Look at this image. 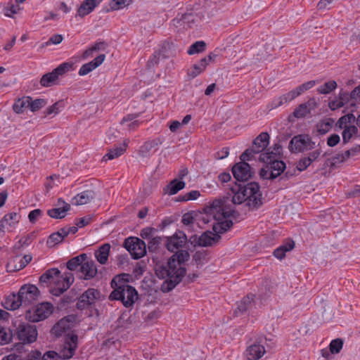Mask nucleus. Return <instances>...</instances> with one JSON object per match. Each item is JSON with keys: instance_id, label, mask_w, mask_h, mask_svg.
Returning a JSON list of instances; mask_svg holds the SVG:
<instances>
[{"instance_id": "nucleus-39", "label": "nucleus", "mask_w": 360, "mask_h": 360, "mask_svg": "<svg viewBox=\"0 0 360 360\" xmlns=\"http://www.w3.org/2000/svg\"><path fill=\"white\" fill-rule=\"evenodd\" d=\"M65 238L62 233V229H60L57 232L53 233L49 236L46 244L49 247H53L62 243Z\"/></svg>"}, {"instance_id": "nucleus-29", "label": "nucleus", "mask_w": 360, "mask_h": 360, "mask_svg": "<svg viewBox=\"0 0 360 360\" xmlns=\"http://www.w3.org/2000/svg\"><path fill=\"white\" fill-rule=\"evenodd\" d=\"M95 198V193L92 190H87L77 194L75 197L76 205H83L90 202Z\"/></svg>"}, {"instance_id": "nucleus-61", "label": "nucleus", "mask_w": 360, "mask_h": 360, "mask_svg": "<svg viewBox=\"0 0 360 360\" xmlns=\"http://www.w3.org/2000/svg\"><path fill=\"white\" fill-rule=\"evenodd\" d=\"M73 281L74 277L71 273L66 274L65 277L62 276V278H60V284L63 285L67 290L70 287Z\"/></svg>"}, {"instance_id": "nucleus-32", "label": "nucleus", "mask_w": 360, "mask_h": 360, "mask_svg": "<svg viewBox=\"0 0 360 360\" xmlns=\"http://www.w3.org/2000/svg\"><path fill=\"white\" fill-rule=\"evenodd\" d=\"M158 142L155 140L146 142L139 150V155L143 157L154 155Z\"/></svg>"}, {"instance_id": "nucleus-46", "label": "nucleus", "mask_w": 360, "mask_h": 360, "mask_svg": "<svg viewBox=\"0 0 360 360\" xmlns=\"http://www.w3.org/2000/svg\"><path fill=\"white\" fill-rule=\"evenodd\" d=\"M200 214L198 212L195 211H191L185 213L182 216L181 222L184 225H190L193 223V221L196 219H200Z\"/></svg>"}, {"instance_id": "nucleus-45", "label": "nucleus", "mask_w": 360, "mask_h": 360, "mask_svg": "<svg viewBox=\"0 0 360 360\" xmlns=\"http://www.w3.org/2000/svg\"><path fill=\"white\" fill-rule=\"evenodd\" d=\"M357 127L354 125L348 126L347 127L344 128L342 133L343 143H348L353 137V136L357 133Z\"/></svg>"}, {"instance_id": "nucleus-52", "label": "nucleus", "mask_w": 360, "mask_h": 360, "mask_svg": "<svg viewBox=\"0 0 360 360\" xmlns=\"http://www.w3.org/2000/svg\"><path fill=\"white\" fill-rule=\"evenodd\" d=\"M343 346V340L341 338H336L332 340L329 345L331 354H338L340 352Z\"/></svg>"}, {"instance_id": "nucleus-59", "label": "nucleus", "mask_w": 360, "mask_h": 360, "mask_svg": "<svg viewBox=\"0 0 360 360\" xmlns=\"http://www.w3.org/2000/svg\"><path fill=\"white\" fill-rule=\"evenodd\" d=\"M61 107H62V103L60 102H56L54 104H53L51 106L49 107L44 111V114H45V115H50L52 114L56 115L60 112Z\"/></svg>"}, {"instance_id": "nucleus-44", "label": "nucleus", "mask_w": 360, "mask_h": 360, "mask_svg": "<svg viewBox=\"0 0 360 360\" xmlns=\"http://www.w3.org/2000/svg\"><path fill=\"white\" fill-rule=\"evenodd\" d=\"M72 66L73 63L70 62L61 63L53 70V74H55L57 78H58L60 76H63L65 73L71 71L72 70Z\"/></svg>"}, {"instance_id": "nucleus-10", "label": "nucleus", "mask_w": 360, "mask_h": 360, "mask_svg": "<svg viewBox=\"0 0 360 360\" xmlns=\"http://www.w3.org/2000/svg\"><path fill=\"white\" fill-rule=\"evenodd\" d=\"M77 347L78 335L74 333H68L58 349V356L63 359L72 358L75 355Z\"/></svg>"}, {"instance_id": "nucleus-30", "label": "nucleus", "mask_w": 360, "mask_h": 360, "mask_svg": "<svg viewBox=\"0 0 360 360\" xmlns=\"http://www.w3.org/2000/svg\"><path fill=\"white\" fill-rule=\"evenodd\" d=\"M71 208L70 204H65L62 207L50 209L47 211L48 215L53 219H63L66 216V212Z\"/></svg>"}, {"instance_id": "nucleus-57", "label": "nucleus", "mask_w": 360, "mask_h": 360, "mask_svg": "<svg viewBox=\"0 0 360 360\" xmlns=\"http://www.w3.org/2000/svg\"><path fill=\"white\" fill-rule=\"evenodd\" d=\"M157 229L153 227H146L140 232V236L144 240H150L155 236Z\"/></svg>"}, {"instance_id": "nucleus-11", "label": "nucleus", "mask_w": 360, "mask_h": 360, "mask_svg": "<svg viewBox=\"0 0 360 360\" xmlns=\"http://www.w3.org/2000/svg\"><path fill=\"white\" fill-rule=\"evenodd\" d=\"M40 295L38 288L32 284L21 286L18 295L22 306H28L35 302Z\"/></svg>"}, {"instance_id": "nucleus-54", "label": "nucleus", "mask_w": 360, "mask_h": 360, "mask_svg": "<svg viewBox=\"0 0 360 360\" xmlns=\"http://www.w3.org/2000/svg\"><path fill=\"white\" fill-rule=\"evenodd\" d=\"M20 8L18 5H14L11 2H9L6 6L4 8V13L6 17L13 18L14 14L19 12Z\"/></svg>"}, {"instance_id": "nucleus-25", "label": "nucleus", "mask_w": 360, "mask_h": 360, "mask_svg": "<svg viewBox=\"0 0 360 360\" xmlns=\"http://www.w3.org/2000/svg\"><path fill=\"white\" fill-rule=\"evenodd\" d=\"M295 93L293 90L275 98L270 104V108L274 109L288 103L296 98Z\"/></svg>"}, {"instance_id": "nucleus-3", "label": "nucleus", "mask_w": 360, "mask_h": 360, "mask_svg": "<svg viewBox=\"0 0 360 360\" xmlns=\"http://www.w3.org/2000/svg\"><path fill=\"white\" fill-rule=\"evenodd\" d=\"M138 298V292L131 285L117 286L109 295V300H120L125 307H131Z\"/></svg>"}, {"instance_id": "nucleus-62", "label": "nucleus", "mask_w": 360, "mask_h": 360, "mask_svg": "<svg viewBox=\"0 0 360 360\" xmlns=\"http://www.w3.org/2000/svg\"><path fill=\"white\" fill-rule=\"evenodd\" d=\"M200 195V193L198 191H191L186 194H184L183 196H181V200L182 201H188L191 200H196L199 196Z\"/></svg>"}, {"instance_id": "nucleus-17", "label": "nucleus", "mask_w": 360, "mask_h": 360, "mask_svg": "<svg viewBox=\"0 0 360 360\" xmlns=\"http://www.w3.org/2000/svg\"><path fill=\"white\" fill-rule=\"evenodd\" d=\"M80 272L84 275L83 278L90 280L94 278L98 272L96 262L90 259H86L80 266Z\"/></svg>"}, {"instance_id": "nucleus-41", "label": "nucleus", "mask_w": 360, "mask_h": 360, "mask_svg": "<svg viewBox=\"0 0 360 360\" xmlns=\"http://www.w3.org/2000/svg\"><path fill=\"white\" fill-rule=\"evenodd\" d=\"M233 226L231 220L225 219L221 222H217L213 225V231L217 234L223 233L228 231Z\"/></svg>"}, {"instance_id": "nucleus-14", "label": "nucleus", "mask_w": 360, "mask_h": 360, "mask_svg": "<svg viewBox=\"0 0 360 360\" xmlns=\"http://www.w3.org/2000/svg\"><path fill=\"white\" fill-rule=\"evenodd\" d=\"M311 141L309 136L301 134L294 136L290 141L288 148L292 153H300L310 149Z\"/></svg>"}, {"instance_id": "nucleus-12", "label": "nucleus", "mask_w": 360, "mask_h": 360, "mask_svg": "<svg viewBox=\"0 0 360 360\" xmlns=\"http://www.w3.org/2000/svg\"><path fill=\"white\" fill-rule=\"evenodd\" d=\"M101 292L94 288H88L78 299L77 308L79 310L88 309L100 299Z\"/></svg>"}, {"instance_id": "nucleus-13", "label": "nucleus", "mask_w": 360, "mask_h": 360, "mask_svg": "<svg viewBox=\"0 0 360 360\" xmlns=\"http://www.w3.org/2000/svg\"><path fill=\"white\" fill-rule=\"evenodd\" d=\"M245 160L246 159H241ZM250 160V159H247ZM232 173L234 178L238 181L245 182L248 181L253 175L254 172L250 165L245 161H241L235 164L232 167Z\"/></svg>"}, {"instance_id": "nucleus-18", "label": "nucleus", "mask_w": 360, "mask_h": 360, "mask_svg": "<svg viewBox=\"0 0 360 360\" xmlns=\"http://www.w3.org/2000/svg\"><path fill=\"white\" fill-rule=\"evenodd\" d=\"M62 275L57 268H51L46 270L39 278L40 283H60Z\"/></svg>"}, {"instance_id": "nucleus-34", "label": "nucleus", "mask_w": 360, "mask_h": 360, "mask_svg": "<svg viewBox=\"0 0 360 360\" xmlns=\"http://www.w3.org/2000/svg\"><path fill=\"white\" fill-rule=\"evenodd\" d=\"M30 97H23L22 98H18L13 105L14 112L18 114L23 112L25 109L30 108Z\"/></svg>"}, {"instance_id": "nucleus-43", "label": "nucleus", "mask_w": 360, "mask_h": 360, "mask_svg": "<svg viewBox=\"0 0 360 360\" xmlns=\"http://www.w3.org/2000/svg\"><path fill=\"white\" fill-rule=\"evenodd\" d=\"M72 66L73 63L70 62L61 63L53 70V74H55L57 78H58L60 76H63L65 73L71 71L72 70Z\"/></svg>"}, {"instance_id": "nucleus-42", "label": "nucleus", "mask_w": 360, "mask_h": 360, "mask_svg": "<svg viewBox=\"0 0 360 360\" xmlns=\"http://www.w3.org/2000/svg\"><path fill=\"white\" fill-rule=\"evenodd\" d=\"M58 79L56 75L53 74V71L51 72H49L44 74L41 79L40 84L44 87L51 86L56 84V80Z\"/></svg>"}, {"instance_id": "nucleus-50", "label": "nucleus", "mask_w": 360, "mask_h": 360, "mask_svg": "<svg viewBox=\"0 0 360 360\" xmlns=\"http://www.w3.org/2000/svg\"><path fill=\"white\" fill-rule=\"evenodd\" d=\"M206 44L203 41H198L193 44L188 49L187 53L189 55L200 53L205 50Z\"/></svg>"}, {"instance_id": "nucleus-37", "label": "nucleus", "mask_w": 360, "mask_h": 360, "mask_svg": "<svg viewBox=\"0 0 360 360\" xmlns=\"http://www.w3.org/2000/svg\"><path fill=\"white\" fill-rule=\"evenodd\" d=\"M208 260V252L207 250L196 251L193 255V261L195 263L197 268L202 266Z\"/></svg>"}, {"instance_id": "nucleus-23", "label": "nucleus", "mask_w": 360, "mask_h": 360, "mask_svg": "<svg viewBox=\"0 0 360 360\" xmlns=\"http://www.w3.org/2000/svg\"><path fill=\"white\" fill-rule=\"evenodd\" d=\"M99 2L96 0H85L79 7L77 15L81 18L86 16L94 11Z\"/></svg>"}, {"instance_id": "nucleus-56", "label": "nucleus", "mask_w": 360, "mask_h": 360, "mask_svg": "<svg viewBox=\"0 0 360 360\" xmlns=\"http://www.w3.org/2000/svg\"><path fill=\"white\" fill-rule=\"evenodd\" d=\"M47 101L43 98L35 99L34 101L30 100V108L31 111L35 112L44 107Z\"/></svg>"}, {"instance_id": "nucleus-19", "label": "nucleus", "mask_w": 360, "mask_h": 360, "mask_svg": "<svg viewBox=\"0 0 360 360\" xmlns=\"http://www.w3.org/2000/svg\"><path fill=\"white\" fill-rule=\"evenodd\" d=\"M105 55L100 54L93 60L84 64L79 70V75L81 76L86 75L101 65L105 60Z\"/></svg>"}, {"instance_id": "nucleus-2", "label": "nucleus", "mask_w": 360, "mask_h": 360, "mask_svg": "<svg viewBox=\"0 0 360 360\" xmlns=\"http://www.w3.org/2000/svg\"><path fill=\"white\" fill-rule=\"evenodd\" d=\"M233 194L232 202L236 205L246 202L251 210H256L263 204L260 186L257 182L252 181L246 184H235L230 188Z\"/></svg>"}, {"instance_id": "nucleus-20", "label": "nucleus", "mask_w": 360, "mask_h": 360, "mask_svg": "<svg viewBox=\"0 0 360 360\" xmlns=\"http://www.w3.org/2000/svg\"><path fill=\"white\" fill-rule=\"evenodd\" d=\"M221 238V236L217 233H213L210 231H205L199 236L200 239V247H210L214 244L218 243Z\"/></svg>"}, {"instance_id": "nucleus-6", "label": "nucleus", "mask_w": 360, "mask_h": 360, "mask_svg": "<svg viewBox=\"0 0 360 360\" xmlns=\"http://www.w3.org/2000/svg\"><path fill=\"white\" fill-rule=\"evenodd\" d=\"M38 333L34 325L28 323H19L15 326L14 337L22 344H30L36 341Z\"/></svg>"}, {"instance_id": "nucleus-35", "label": "nucleus", "mask_w": 360, "mask_h": 360, "mask_svg": "<svg viewBox=\"0 0 360 360\" xmlns=\"http://www.w3.org/2000/svg\"><path fill=\"white\" fill-rule=\"evenodd\" d=\"M254 297L255 295L252 294H248L246 297H243L238 304L237 309L235 311V314H237L238 311L243 313L250 309L252 306Z\"/></svg>"}, {"instance_id": "nucleus-1", "label": "nucleus", "mask_w": 360, "mask_h": 360, "mask_svg": "<svg viewBox=\"0 0 360 360\" xmlns=\"http://www.w3.org/2000/svg\"><path fill=\"white\" fill-rule=\"evenodd\" d=\"M187 240L186 235L181 231L167 238V249L174 252V255L166 263L158 264L155 268L157 276L162 279L166 278L161 285L163 292L172 290L186 274V269L181 265L190 259V254L187 250L180 248L186 244Z\"/></svg>"}, {"instance_id": "nucleus-36", "label": "nucleus", "mask_w": 360, "mask_h": 360, "mask_svg": "<svg viewBox=\"0 0 360 360\" xmlns=\"http://www.w3.org/2000/svg\"><path fill=\"white\" fill-rule=\"evenodd\" d=\"M129 274L124 273L115 276L111 281V287L115 289L117 288V286L129 285L128 284V282L129 281Z\"/></svg>"}, {"instance_id": "nucleus-55", "label": "nucleus", "mask_w": 360, "mask_h": 360, "mask_svg": "<svg viewBox=\"0 0 360 360\" xmlns=\"http://www.w3.org/2000/svg\"><path fill=\"white\" fill-rule=\"evenodd\" d=\"M198 18H199L198 16L193 13H186L182 15L181 20L182 21L183 25H187L188 27H191L193 24H195L198 21Z\"/></svg>"}, {"instance_id": "nucleus-60", "label": "nucleus", "mask_w": 360, "mask_h": 360, "mask_svg": "<svg viewBox=\"0 0 360 360\" xmlns=\"http://www.w3.org/2000/svg\"><path fill=\"white\" fill-rule=\"evenodd\" d=\"M160 55V51H155L150 58L148 60L147 63V67L148 68H152L155 65H157L159 63Z\"/></svg>"}, {"instance_id": "nucleus-9", "label": "nucleus", "mask_w": 360, "mask_h": 360, "mask_svg": "<svg viewBox=\"0 0 360 360\" xmlns=\"http://www.w3.org/2000/svg\"><path fill=\"white\" fill-rule=\"evenodd\" d=\"M53 312V306L49 302L39 304L35 307L28 309L25 318L30 322H39L48 318Z\"/></svg>"}, {"instance_id": "nucleus-47", "label": "nucleus", "mask_w": 360, "mask_h": 360, "mask_svg": "<svg viewBox=\"0 0 360 360\" xmlns=\"http://www.w3.org/2000/svg\"><path fill=\"white\" fill-rule=\"evenodd\" d=\"M333 121L331 119H326L319 122L317 125V131L320 134H326L331 128Z\"/></svg>"}, {"instance_id": "nucleus-15", "label": "nucleus", "mask_w": 360, "mask_h": 360, "mask_svg": "<svg viewBox=\"0 0 360 360\" xmlns=\"http://www.w3.org/2000/svg\"><path fill=\"white\" fill-rule=\"evenodd\" d=\"M32 259V257L30 255H26L22 258H20L18 256L13 257L6 265L7 271L15 272L22 269L31 262Z\"/></svg>"}, {"instance_id": "nucleus-51", "label": "nucleus", "mask_w": 360, "mask_h": 360, "mask_svg": "<svg viewBox=\"0 0 360 360\" xmlns=\"http://www.w3.org/2000/svg\"><path fill=\"white\" fill-rule=\"evenodd\" d=\"M13 337H14V334H13L11 330H8L7 331L6 328H0V345L8 344Z\"/></svg>"}, {"instance_id": "nucleus-22", "label": "nucleus", "mask_w": 360, "mask_h": 360, "mask_svg": "<svg viewBox=\"0 0 360 360\" xmlns=\"http://www.w3.org/2000/svg\"><path fill=\"white\" fill-rule=\"evenodd\" d=\"M265 352L266 350L263 345L259 344H253L247 348L245 355L248 360H258L265 354Z\"/></svg>"}, {"instance_id": "nucleus-21", "label": "nucleus", "mask_w": 360, "mask_h": 360, "mask_svg": "<svg viewBox=\"0 0 360 360\" xmlns=\"http://www.w3.org/2000/svg\"><path fill=\"white\" fill-rule=\"evenodd\" d=\"M314 160L320 162L319 165H322L321 169L323 170V174H326L340 167V165L343 163L345 159H314Z\"/></svg>"}, {"instance_id": "nucleus-5", "label": "nucleus", "mask_w": 360, "mask_h": 360, "mask_svg": "<svg viewBox=\"0 0 360 360\" xmlns=\"http://www.w3.org/2000/svg\"><path fill=\"white\" fill-rule=\"evenodd\" d=\"M270 142V136L267 132L260 133L252 141V146L247 148L239 158H254L255 155L265 151Z\"/></svg>"}, {"instance_id": "nucleus-38", "label": "nucleus", "mask_w": 360, "mask_h": 360, "mask_svg": "<svg viewBox=\"0 0 360 360\" xmlns=\"http://www.w3.org/2000/svg\"><path fill=\"white\" fill-rule=\"evenodd\" d=\"M127 147L126 142L111 148L103 158H118L124 154Z\"/></svg>"}, {"instance_id": "nucleus-7", "label": "nucleus", "mask_w": 360, "mask_h": 360, "mask_svg": "<svg viewBox=\"0 0 360 360\" xmlns=\"http://www.w3.org/2000/svg\"><path fill=\"white\" fill-rule=\"evenodd\" d=\"M270 160L271 161L267 162L259 171V176L262 179H275L285 169V163L280 159Z\"/></svg>"}, {"instance_id": "nucleus-27", "label": "nucleus", "mask_w": 360, "mask_h": 360, "mask_svg": "<svg viewBox=\"0 0 360 360\" xmlns=\"http://www.w3.org/2000/svg\"><path fill=\"white\" fill-rule=\"evenodd\" d=\"M1 221V226H6V229L11 231L10 229L15 227L18 224L20 216L16 212H11L6 214Z\"/></svg>"}, {"instance_id": "nucleus-58", "label": "nucleus", "mask_w": 360, "mask_h": 360, "mask_svg": "<svg viewBox=\"0 0 360 360\" xmlns=\"http://www.w3.org/2000/svg\"><path fill=\"white\" fill-rule=\"evenodd\" d=\"M63 39V37L61 34H54L50 37L49 41H47L44 43H42L40 45V49H44L45 47L49 46L50 44H56V45L59 44L60 43L62 42Z\"/></svg>"}, {"instance_id": "nucleus-16", "label": "nucleus", "mask_w": 360, "mask_h": 360, "mask_svg": "<svg viewBox=\"0 0 360 360\" xmlns=\"http://www.w3.org/2000/svg\"><path fill=\"white\" fill-rule=\"evenodd\" d=\"M216 57L217 55L210 53L208 56L201 59L198 63L193 65V69L188 71V75L192 78L197 77L206 69L211 62L214 60Z\"/></svg>"}, {"instance_id": "nucleus-63", "label": "nucleus", "mask_w": 360, "mask_h": 360, "mask_svg": "<svg viewBox=\"0 0 360 360\" xmlns=\"http://www.w3.org/2000/svg\"><path fill=\"white\" fill-rule=\"evenodd\" d=\"M92 220V217L91 215L85 216L82 218L77 219L75 221V225L79 228H82L89 224Z\"/></svg>"}, {"instance_id": "nucleus-4", "label": "nucleus", "mask_w": 360, "mask_h": 360, "mask_svg": "<svg viewBox=\"0 0 360 360\" xmlns=\"http://www.w3.org/2000/svg\"><path fill=\"white\" fill-rule=\"evenodd\" d=\"M207 215H211L213 219L219 221L226 219L233 214V210L226 205V201L221 199H215L208 202L203 210Z\"/></svg>"}, {"instance_id": "nucleus-28", "label": "nucleus", "mask_w": 360, "mask_h": 360, "mask_svg": "<svg viewBox=\"0 0 360 360\" xmlns=\"http://www.w3.org/2000/svg\"><path fill=\"white\" fill-rule=\"evenodd\" d=\"M185 186L184 181H178L176 179H174L164 188V192L169 195H173L184 188Z\"/></svg>"}, {"instance_id": "nucleus-40", "label": "nucleus", "mask_w": 360, "mask_h": 360, "mask_svg": "<svg viewBox=\"0 0 360 360\" xmlns=\"http://www.w3.org/2000/svg\"><path fill=\"white\" fill-rule=\"evenodd\" d=\"M264 152L266 158L281 156L283 154V147L279 143H276L269 147L267 146Z\"/></svg>"}, {"instance_id": "nucleus-8", "label": "nucleus", "mask_w": 360, "mask_h": 360, "mask_svg": "<svg viewBox=\"0 0 360 360\" xmlns=\"http://www.w3.org/2000/svg\"><path fill=\"white\" fill-rule=\"evenodd\" d=\"M123 246L134 259H139L146 254V244L144 240L138 237L127 238L124 241Z\"/></svg>"}, {"instance_id": "nucleus-53", "label": "nucleus", "mask_w": 360, "mask_h": 360, "mask_svg": "<svg viewBox=\"0 0 360 360\" xmlns=\"http://www.w3.org/2000/svg\"><path fill=\"white\" fill-rule=\"evenodd\" d=\"M161 242L162 238L160 236H155L153 238H151V239L148 242V248L149 252H156L159 249Z\"/></svg>"}, {"instance_id": "nucleus-26", "label": "nucleus", "mask_w": 360, "mask_h": 360, "mask_svg": "<svg viewBox=\"0 0 360 360\" xmlns=\"http://www.w3.org/2000/svg\"><path fill=\"white\" fill-rule=\"evenodd\" d=\"M111 245L109 243L102 245L96 252L95 257L101 264H105L108 262Z\"/></svg>"}, {"instance_id": "nucleus-48", "label": "nucleus", "mask_w": 360, "mask_h": 360, "mask_svg": "<svg viewBox=\"0 0 360 360\" xmlns=\"http://www.w3.org/2000/svg\"><path fill=\"white\" fill-rule=\"evenodd\" d=\"M337 87V83L334 80L324 83L317 89L318 93L321 94H328Z\"/></svg>"}, {"instance_id": "nucleus-24", "label": "nucleus", "mask_w": 360, "mask_h": 360, "mask_svg": "<svg viewBox=\"0 0 360 360\" xmlns=\"http://www.w3.org/2000/svg\"><path fill=\"white\" fill-rule=\"evenodd\" d=\"M75 317L72 316H66L62 319H60L53 328V330H55V333L57 335H60L61 333L66 330H68L72 323L73 322Z\"/></svg>"}, {"instance_id": "nucleus-33", "label": "nucleus", "mask_w": 360, "mask_h": 360, "mask_svg": "<svg viewBox=\"0 0 360 360\" xmlns=\"http://www.w3.org/2000/svg\"><path fill=\"white\" fill-rule=\"evenodd\" d=\"M86 259H88L87 255L82 253L69 259L66 264V266L69 270L75 271L78 266H81Z\"/></svg>"}, {"instance_id": "nucleus-64", "label": "nucleus", "mask_w": 360, "mask_h": 360, "mask_svg": "<svg viewBox=\"0 0 360 360\" xmlns=\"http://www.w3.org/2000/svg\"><path fill=\"white\" fill-rule=\"evenodd\" d=\"M128 0H112L110 3V8L112 10H119L126 6Z\"/></svg>"}, {"instance_id": "nucleus-49", "label": "nucleus", "mask_w": 360, "mask_h": 360, "mask_svg": "<svg viewBox=\"0 0 360 360\" xmlns=\"http://www.w3.org/2000/svg\"><path fill=\"white\" fill-rule=\"evenodd\" d=\"M310 112V109L307 103L300 104L293 112V115L297 118H301Z\"/></svg>"}, {"instance_id": "nucleus-31", "label": "nucleus", "mask_w": 360, "mask_h": 360, "mask_svg": "<svg viewBox=\"0 0 360 360\" xmlns=\"http://www.w3.org/2000/svg\"><path fill=\"white\" fill-rule=\"evenodd\" d=\"M3 306L8 310H15L20 306H22V304L21 302H20V299L18 295H16L15 294H11L6 298L4 302L3 303Z\"/></svg>"}]
</instances>
